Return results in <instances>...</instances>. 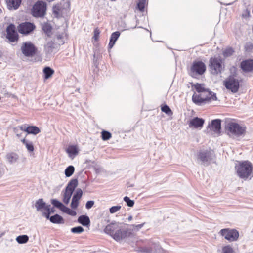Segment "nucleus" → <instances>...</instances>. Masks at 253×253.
<instances>
[{"mask_svg":"<svg viewBox=\"0 0 253 253\" xmlns=\"http://www.w3.org/2000/svg\"><path fill=\"white\" fill-rule=\"evenodd\" d=\"M236 175L244 180H251L253 177V165L248 161H238L235 165Z\"/></svg>","mask_w":253,"mask_h":253,"instance_id":"obj_1","label":"nucleus"},{"mask_svg":"<svg viewBox=\"0 0 253 253\" xmlns=\"http://www.w3.org/2000/svg\"><path fill=\"white\" fill-rule=\"evenodd\" d=\"M226 130L229 136L233 137H239L245 135L246 127L240 126L236 123L231 122L227 124Z\"/></svg>","mask_w":253,"mask_h":253,"instance_id":"obj_2","label":"nucleus"},{"mask_svg":"<svg viewBox=\"0 0 253 253\" xmlns=\"http://www.w3.org/2000/svg\"><path fill=\"white\" fill-rule=\"evenodd\" d=\"M78 185V180L76 179H72L67 184L64 190L61 193L62 201L66 205L70 202L73 192Z\"/></svg>","mask_w":253,"mask_h":253,"instance_id":"obj_3","label":"nucleus"},{"mask_svg":"<svg viewBox=\"0 0 253 253\" xmlns=\"http://www.w3.org/2000/svg\"><path fill=\"white\" fill-rule=\"evenodd\" d=\"M223 84L227 89L233 93L237 92L239 90L240 86L239 80L234 76H229L224 81Z\"/></svg>","mask_w":253,"mask_h":253,"instance_id":"obj_4","label":"nucleus"},{"mask_svg":"<svg viewBox=\"0 0 253 253\" xmlns=\"http://www.w3.org/2000/svg\"><path fill=\"white\" fill-rule=\"evenodd\" d=\"M206 66L202 61H195L189 71V74L192 77L196 78L197 75H201L204 73L206 71Z\"/></svg>","mask_w":253,"mask_h":253,"instance_id":"obj_5","label":"nucleus"},{"mask_svg":"<svg viewBox=\"0 0 253 253\" xmlns=\"http://www.w3.org/2000/svg\"><path fill=\"white\" fill-rule=\"evenodd\" d=\"M210 67L212 74L217 75L221 73L223 69L221 58L219 57L211 58L210 61Z\"/></svg>","mask_w":253,"mask_h":253,"instance_id":"obj_6","label":"nucleus"},{"mask_svg":"<svg viewBox=\"0 0 253 253\" xmlns=\"http://www.w3.org/2000/svg\"><path fill=\"white\" fill-rule=\"evenodd\" d=\"M46 10V4L43 1L37 2L33 7L32 14L34 17H41L44 15Z\"/></svg>","mask_w":253,"mask_h":253,"instance_id":"obj_7","label":"nucleus"},{"mask_svg":"<svg viewBox=\"0 0 253 253\" xmlns=\"http://www.w3.org/2000/svg\"><path fill=\"white\" fill-rule=\"evenodd\" d=\"M219 234L230 242L237 241L239 237V232L235 229H223L220 231Z\"/></svg>","mask_w":253,"mask_h":253,"instance_id":"obj_8","label":"nucleus"},{"mask_svg":"<svg viewBox=\"0 0 253 253\" xmlns=\"http://www.w3.org/2000/svg\"><path fill=\"white\" fill-rule=\"evenodd\" d=\"M214 154L211 151H204L199 152L198 158L205 165H208L214 159Z\"/></svg>","mask_w":253,"mask_h":253,"instance_id":"obj_9","label":"nucleus"},{"mask_svg":"<svg viewBox=\"0 0 253 253\" xmlns=\"http://www.w3.org/2000/svg\"><path fill=\"white\" fill-rule=\"evenodd\" d=\"M21 51L25 56L32 57L35 54L36 48L31 42H26L21 46Z\"/></svg>","mask_w":253,"mask_h":253,"instance_id":"obj_10","label":"nucleus"},{"mask_svg":"<svg viewBox=\"0 0 253 253\" xmlns=\"http://www.w3.org/2000/svg\"><path fill=\"white\" fill-rule=\"evenodd\" d=\"M6 32V37L10 41L14 42L17 40V33L15 30V27L14 25H9L7 27Z\"/></svg>","mask_w":253,"mask_h":253,"instance_id":"obj_11","label":"nucleus"},{"mask_svg":"<svg viewBox=\"0 0 253 253\" xmlns=\"http://www.w3.org/2000/svg\"><path fill=\"white\" fill-rule=\"evenodd\" d=\"M35 28L33 24L30 22H25L21 24L18 28L19 33L27 34L32 31Z\"/></svg>","mask_w":253,"mask_h":253,"instance_id":"obj_12","label":"nucleus"},{"mask_svg":"<svg viewBox=\"0 0 253 253\" xmlns=\"http://www.w3.org/2000/svg\"><path fill=\"white\" fill-rule=\"evenodd\" d=\"M130 234V232H128L127 230L121 229L119 228L113 235L112 238L116 241L119 242L128 237Z\"/></svg>","mask_w":253,"mask_h":253,"instance_id":"obj_13","label":"nucleus"},{"mask_svg":"<svg viewBox=\"0 0 253 253\" xmlns=\"http://www.w3.org/2000/svg\"><path fill=\"white\" fill-rule=\"evenodd\" d=\"M204 120L197 117L191 119L189 122V126L193 128H201L204 123Z\"/></svg>","mask_w":253,"mask_h":253,"instance_id":"obj_14","label":"nucleus"},{"mask_svg":"<svg viewBox=\"0 0 253 253\" xmlns=\"http://www.w3.org/2000/svg\"><path fill=\"white\" fill-rule=\"evenodd\" d=\"M82 195L83 191L82 189L80 188L77 189L72 199L71 207L72 209H76L77 208L79 205V201L82 197Z\"/></svg>","mask_w":253,"mask_h":253,"instance_id":"obj_15","label":"nucleus"},{"mask_svg":"<svg viewBox=\"0 0 253 253\" xmlns=\"http://www.w3.org/2000/svg\"><path fill=\"white\" fill-rule=\"evenodd\" d=\"M35 206L37 211L42 212L43 216V212H45L46 211L49 210L48 205L46 204L42 199H39L35 203Z\"/></svg>","mask_w":253,"mask_h":253,"instance_id":"obj_16","label":"nucleus"},{"mask_svg":"<svg viewBox=\"0 0 253 253\" xmlns=\"http://www.w3.org/2000/svg\"><path fill=\"white\" fill-rule=\"evenodd\" d=\"M119 224L117 223H112L107 225L104 229V232L113 237V235L119 228Z\"/></svg>","mask_w":253,"mask_h":253,"instance_id":"obj_17","label":"nucleus"},{"mask_svg":"<svg viewBox=\"0 0 253 253\" xmlns=\"http://www.w3.org/2000/svg\"><path fill=\"white\" fill-rule=\"evenodd\" d=\"M205 94L194 93L192 96L193 102L197 105H202L205 104V99H204Z\"/></svg>","mask_w":253,"mask_h":253,"instance_id":"obj_18","label":"nucleus"},{"mask_svg":"<svg viewBox=\"0 0 253 253\" xmlns=\"http://www.w3.org/2000/svg\"><path fill=\"white\" fill-rule=\"evenodd\" d=\"M51 204L57 208L60 209L62 212L68 213L70 209L69 208L65 206L60 201L56 199H52L51 201Z\"/></svg>","mask_w":253,"mask_h":253,"instance_id":"obj_19","label":"nucleus"},{"mask_svg":"<svg viewBox=\"0 0 253 253\" xmlns=\"http://www.w3.org/2000/svg\"><path fill=\"white\" fill-rule=\"evenodd\" d=\"M51 204L57 208L60 209L62 212L68 213L70 209L69 208L65 206L60 201L56 199H52L51 201Z\"/></svg>","mask_w":253,"mask_h":253,"instance_id":"obj_20","label":"nucleus"},{"mask_svg":"<svg viewBox=\"0 0 253 253\" xmlns=\"http://www.w3.org/2000/svg\"><path fill=\"white\" fill-rule=\"evenodd\" d=\"M242 69L245 72H250L253 70V60L243 61L241 63Z\"/></svg>","mask_w":253,"mask_h":253,"instance_id":"obj_21","label":"nucleus"},{"mask_svg":"<svg viewBox=\"0 0 253 253\" xmlns=\"http://www.w3.org/2000/svg\"><path fill=\"white\" fill-rule=\"evenodd\" d=\"M221 120L218 119L212 120L209 126L210 128L215 132H219L221 129Z\"/></svg>","mask_w":253,"mask_h":253,"instance_id":"obj_22","label":"nucleus"},{"mask_svg":"<svg viewBox=\"0 0 253 253\" xmlns=\"http://www.w3.org/2000/svg\"><path fill=\"white\" fill-rule=\"evenodd\" d=\"M64 9L61 4H57L53 7V13L57 18L62 17Z\"/></svg>","mask_w":253,"mask_h":253,"instance_id":"obj_23","label":"nucleus"},{"mask_svg":"<svg viewBox=\"0 0 253 253\" xmlns=\"http://www.w3.org/2000/svg\"><path fill=\"white\" fill-rule=\"evenodd\" d=\"M204 99H205V104L212 101L217 100L216 94L213 92L210 91L209 89L205 92Z\"/></svg>","mask_w":253,"mask_h":253,"instance_id":"obj_24","label":"nucleus"},{"mask_svg":"<svg viewBox=\"0 0 253 253\" xmlns=\"http://www.w3.org/2000/svg\"><path fill=\"white\" fill-rule=\"evenodd\" d=\"M6 2L9 9H17L21 2V0H6Z\"/></svg>","mask_w":253,"mask_h":253,"instance_id":"obj_25","label":"nucleus"},{"mask_svg":"<svg viewBox=\"0 0 253 253\" xmlns=\"http://www.w3.org/2000/svg\"><path fill=\"white\" fill-rule=\"evenodd\" d=\"M66 152L69 157L71 159H73L78 153V148L76 146L71 145L67 148Z\"/></svg>","mask_w":253,"mask_h":253,"instance_id":"obj_26","label":"nucleus"},{"mask_svg":"<svg viewBox=\"0 0 253 253\" xmlns=\"http://www.w3.org/2000/svg\"><path fill=\"white\" fill-rule=\"evenodd\" d=\"M24 126L25 131L27 134H37L40 132L39 128L36 126H27L26 125H23Z\"/></svg>","mask_w":253,"mask_h":253,"instance_id":"obj_27","label":"nucleus"},{"mask_svg":"<svg viewBox=\"0 0 253 253\" xmlns=\"http://www.w3.org/2000/svg\"><path fill=\"white\" fill-rule=\"evenodd\" d=\"M24 126L23 125L17 126L14 128L13 130L14 133L16 134V136L20 138L23 136L24 134L26 131H25Z\"/></svg>","mask_w":253,"mask_h":253,"instance_id":"obj_28","label":"nucleus"},{"mask_svg":"<svg viewBox=\"0 0 253 253\" xmlns=\"http://www.w3.org/2000/svg\"><path fill=\"white\" fill-rule=\"evenodd\" d=\"M120 35V34L119 32H115L111 34L110 42L109 43V47L110 48H112L113 47Z\"/></svg>","mask_w":253,"mask_h":253,"instance_id":"obj_29","label":"nucleus"},{"mask_svg":"<svg viewBox=\"0 0 253 253\" xmlns=\"http://www.w3.org/2000/svg\"><path fill=\"white\" fill-rule=\"evenodd\" d=\"M48 219H49L50 222L53 223L60 224L64 223V219L62 217L57 214L53 216H51Z\"/></svg>","mask_w":253,"mask_h":253,"instance_id":"obj_30","label":"nucleus"},{"mask_svg":"<svg viewBox=\"0 0 253 253\" xmlns=\"http://www.w3.org/2000/svg\"><path fill=\"white\" fill-rule=\"evenodd\" d=\"M55 48V43L53 41H50L45 45L44 50L46 54H50Z\"/></svg>","mask_w":253,"mask_h":253,"instance_id":"obj_31","label":"nucleus"},{"mask_svg":"<svg viewBox=\"0 0 253 253\" xmlns=\"http://www.w3.org/2000/svg\"><path fill=\"white\" fill-rule=\"evenodd\" d=\"M21 142L24 144L29 152H32L34 150L32 142L26 140L25 137L21 139Z\"/></svg>","mask_w":253,"mask_h":253,"instance_id":"obj_32","label":"nucleus"},{"mask_svg":"<svg viewBox=\"0 0 253 253\" xmlns=\"http://www.w3.org/2000/svg\"><path fill=\"white\" fill-rule=\"evenodd\" d=\"M78 222L84 226H87L90 223L89 217L86 215H81L78 219Z\"/></svg>","mask_w":253,"mask_h":253,"instance_id":"obj_33","label":"nucleus"},{"mask_svg":"<svg viewBox=\"0 0 253 253\" xmlns=\"http://www.w3.org/2000/svg\"><path fill=\"white\" fill-rule=\"evenodd\" d=\"M44 78L45 79L50 78L54 74V70L49 67H46L43 69Z\"/></svg>","mask_w":253,"mask_h":253,"instance_id":"obj_34","label":"nucleus"},{"mask_svg":"<svg viewBox=\"0 0 253 253\" xmlns=\"http://www.w3.org/2000/svg\"><path fill=\"white\" fill-rule=\"evenodd\" d=\"M137 252L141 253H152L153 249L151 246L141 247L138 248Z\"/></svg>","mask_w":253,"mask_h":253,"instance_id":"obj_35","label":"nucleus"},{"mask_svg":"<svg viewBox=\"0 0 253 253\" xmlns=\"http://www.w3.org/2000/svg\"><path fill=\"white\" fill-rule=\"evenodd\" d=\"M18 155L15 153H9L6 155L8 161L11 164L15 163L18 159Z\"/></svg>","mask_w":253,"mask_h":253,"instance_id":"obj_36","label":"nucleus"},{"mask_svg":"<svg viewBox=\"0 0 253 253\" xmlns=\"http://www.w3.org/2000/svg\"><path fill=\"white\" fill-rule=\"evenodd\" d=\"M16 241L19 244H25L29 240V237L26 235H20L16 237Z\"/></svg>","mask_w":253,"mask_h":253,"instance_id":"obj_37","label":"nucleus"},{"mask_svg":"<svg viewBox=\"0 0 253 253\" xmlns=\"http://www.w3.org/2000/svg\"><path fill=\"white\" fill-rule=\"evenodd\" d=\"M195 88L196 91L199 93H203L205 94V92L208 89H206L204 87V84H197L195 85Z\"/></svg>","mask_w":253,"mask_h":253,"instance_id":"obj_38","label":"nucleus"},{"mask_svg":"<svg viewBox=\"0 0 253 253\" xmlns=\"http://www.w3.org/2000/svg\"><path fill=\"white\" fill-rule=\"evenodd\" d=\"M75 170L74 167L73 166H69L65 170V174L66 177L71 176Z\"/></svg>","mask_w":253,"mask_h":253,"instance_id":"obj_39","label":"nucleus"},{"mask_svg":"<svg viewBox=\"0 0 253 253\" xmlns=\"http://www.w3.org/2000/svg\"><path fill=\"white\" fill-rule=\"evenodd\" d=\"M146 4V0H139V1L137 3V8L140 11H143L144 10V8L145 5Z\"/></svg>","mask_w":253,"mask_h":253,"instance_id":"obj_40","label":"nucleus"},{"mask_svg":"<svg viewBox=\"0 0 253 253\" xmlns=\"http://www.w3.org/2000/svg\"><path fill=\"white\" fill-rule=\"evenodd\" d=\"M48 206L49 210L46 211L45 212H43V216L46 217L47 219L49 218L50 214L53 213L55 212V210L54 208H51L50 205H48Z\"/></svg>","mask_w":253,"mask_h":253,"instance_id":"obj_41","label":"nucleus"},{"mask_svg":"<svg viewBox=\"0 0 253 253\" xmlns=\"http://www.w3.org/2000/svg\"><path fill=\"white\" fill-rule=\"evenodd\" d=\"M101 137L103 140H108L111 137V134L108 131L103 130L101 132Z\"/></svg>","mask_w":253,"mask_h":253,"instance_id":"obj_42","label":"nucleus"},{"mask_svg":"<svg viewBox=\"0 0 253 253\" xmlns=\"http://www.w3.org/2000/svg\"><path fill=\"white\" fill-rule=\"evenodd\" d=\"M161 110L162 112L165 113L168 115H172V112L170 108L167 105H163L161 107Z\"/></svg>","mask_w":253,"mask_h":253,"instance_id":"obj_43","label":"nucleus"},{"mask_svg":"<svg viewBox=\"0 0 253 253\" xmlns=\"http://www.w3.org/2000/svg\"><path fill=\"white\" fill-rule=\"evenodd\" d=\"M42 29L49 36L52 30L51 27L48 24H44L42 25Z\"/></svg>","mask_w":253,"mask_h":253,"instance_id":"obj_44","label":"nucleus"},{"mask_svg":"<svg viewBox=\"0 0 253 253\" xmlns=\"http://www.w3.org/2000/svg\"><path fill=\"white\" fill-rule=\"evenodd\" d=\"M233 248L229 245L223 247L222 249V253H233Z\"/></svg>","mask_w":253,"mask_h":253,"instance_id":"obj_45","label":"nucleus"},{"mask_svg":"<svg viewBox=\"0 0 253 253\" xmlns=\"http://www.w3.org/2000/svg\"><path fill=\"white\" fill-rule=\"evenodd\" d=\"M234 52V50L232 48H228L224 50L223 54L224 57H229L231 56Z\"/></svg>","mask_w":253,"mask_h":253,"instance_id":"obj_46","label":"nucleus"},{"mask_svg":"<svg viewBox=\"0 0 253 253\" xmlns=\"http://www.w3.org/2000/svg\"><path fill=\"white\" fill-rule=\"evenodd\" d=\"M124 200L126 203L128 207H132L134 204V202L133 200L130 199V198L127 196H126L124 198Z\"/></svg>","mask_w":253,"mask_h":253,"instance_id":"obj_47","label":"nucleus"},{"mask_svg":"<svg viewBox=\"0 0 253 253\" xmlns=\"http://www.w3.org/2000/svg\"><path fill=\"white\" fill-rule=\"evenodd\" d=\"M84 231V228L81 226L75 227L71 229V232L74 233H81Z\"/></svg>","mask_w":253,"mask_h":253,"instance_id":"obj_48","label":"nucleus"},{"mask_svg":"<svg viewBox=\"0 0 253 253\" xmlns=\"http://www.w3.org/2000/svg\"><path fill=\"white\" fill-rule=\"evenodd\" d=\"M121 208V206L117 205L111 207L109 209L110 213L113 214L118 211Z\"/></svg>","mask_w":253,"mask_h":253,"instance_id":"obj_49","label":"nucleus"},{"mask_svg":"<svg viewBox=\"0 0 253 253\" xmlns=\"http://www.w3.org/2000/svg\"><path fill=\"white\" fill-rule=\"evenodd\" d=\"M245 49L246 51L250 52L253 50V44L251 42H247L245 45Z\"/></svg>","mask_w":253,"mask_h":253,"instance_id":"obj_50","label":"nucleus"},{"mask_svg":"<svg viewBox=\"0 0 253 253\" xmlns=\"http://www.w3.org/2000/svg\"><path fill=\"white\" fill-rule=\"evenodd\" d=\"M151 247L153 249V251H154L155 252H160L161 250H162V248L159 245V244L157 243H153L152 244Z\"/></svg>","mask_w":253,"mask_h":253,"instance_id":"obj_51","label":"nucleus"},{"mask_svg":"<svg viewBox=\"0 0 253 253\" xmlns=\"http://www.w3.org/2000/svg\"><path fill=\"white\" fill-rule=\"evenodd\" d=\"M94 204V202L93 201H88L85 204V208L87 209H89L93 206Z\"/></svg>","mask_w":253,"mask_h":253,"instance_id":"obj_52","label":"nucleus"},{"mask_svg":"<svg viewBox=\"0 0 253 253\" xmlns=\"http://www.w3.org/2000/svg\"><path fill=\"white\" fill-rule=\"evenodd\" d=\"M94 38L95 40H97L98 38L99 35V31L97 29H95L94 31Z\"/></svg>","mask_w":253,"mask_h":253,"instance_id":"obj_53","label":"nucleus"},{"mask_svg":"<svg viewBox=\"0 0 253 253\" xmlns=\"http://www.w3.org/2000/svg\"><path fill=\"white\" fill-rule=\"evenodd\" d=\"M67 214L70 215L75 216L76 215V212L70 209Z\"/></svg>","mask_w":253,"mask_h":253,"instance_id":"obj_54","label":"nucleus"},{"mask_svg":"<svg viewBox=\"0 0 253 253\" xmlns=\"http://www.w3.org/2000/svg\"><path fill=\"white\" fill-rule=\"evenodd\" d=\"M67 214L70 215L75 216L76 215V212L70 209Z\"/></svg>","mask_w":253,"mask_h":253,"instance_id":"obj_55","label":"nucleus"},{"mask_svg":"<svg viewBox=\"0 0 253 253\" xmlns=\"http://www.w3.org/2000/svg\"><path fill=\"white\" fill-rule=\"evenodd\" d=\"M143 226V224H138L136 225V227L137 228V229H141Z\"/></svg>","mask_w":253,"mask_h":253,"instance_id":"obj_56","label":"nucleus"},{"mask_svg":"<svg viewBox=\"0 0 253 253\" xmlns=\"http://www.w3.org/2000/svg\"><path fill=\"white\" fill-rule=\"evenodd\" d=\"M5 234L4 231H0V238L2 237Z\"/></svg>","mask_w":253,"mask_h":253,"instance_id":"obj_57","label":"nucleus"},{"mask_svg":"<svg viewBox=\"0 0 253 253\" xmlns=\"http://www.w3.org/2000/svg\"><path fill=\"white\" fill-rule=\"evenodd\" d=\"M58 39H61L62 38V36L61 35H59L57 36Z\"/></svg>","mask_w":253,"mask_h":253,"instance_id":"obj_58","label":"nucleus"},{"mask_svg":"<svg viewBox=\"0 0 253 253\" xmlns=\"http://www.w3.org/2000/svg\"><path fill=\"white\" fill-rule=\"evenodd\" d=\"M132 216H129V217H128V220H129V221L131 220H132Z\"/></svg>","mask_w":253,"mask_h":253,"instance_id":"obj_59","label":"nucleus"},{"mask_svg":"<svg viewBox=\"0 0 253 253\" xmlns=\"http://www.w3.org/2000/svg\"><path fill=\"white\" fill-rule=\"evenodd\" d=\"M1 55H2V53H1V52L0 51V57H1Z\"/></svg>","mask_w":253,"mask_h":253,"instance_id":"obj_60","label":"nucleus"},{"mask_svg":"<svg viewBox=\"0 0 253 253\" xmlns=\"http://www.w3.org/2000/svg\"><path fill=\"white\" fill-rule=\"evenodd\" d=\"M2 12V10L0 9V13Z\"/></svg>","mask_w":253,"mask_h":253,"instance_id":"obj_61","label":"nucleus"},{"mask_svg":"<svg viewBox=\"0 0 253 253\" xmlns=\"http://www.w3.org/2000/svg\"><path fill=\"white\" fill-rule=\"evenodd\" d=\"M25 136H26V135H25V136H24L25 138ZM22 137H23V138H24L23 136Z\"/></svg>","mask_w":253,"mask_h":253,"instance_id":"obj_62","label":"nucleus"}]
</instances>
